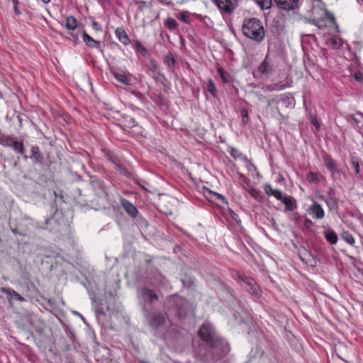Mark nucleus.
I'll return each mask as SVG.
<instances>
[{"label":"nucleus","instance_id":"obj_1","mask_svg":"<svg viewBox=\"0 0 363 363\" xmlns=\"http://www.w3.org/2000/svg\"><path fill=\"white\" fill-rule=\"evenodd\" d=\"M198 334L211 350V355L213 361L220 359L228 352L229 348L225 341L218 335L211 324H203Z\"/></svg>","mask_w":363,"mask_h":363},{"label":"nucleus","instance_id":"obj_2","mask_svg":"<svg viewBox=\"0 0 363 363\" xmlns=\"http://www.w3.org/2000/svg\"><path fill=\"white\" fill-rule=\"evenodd\" d=\"M9 226L11 231L15 235H19L23 237L28 235V232L33 229H45L49 231H57L59 230V225L54 218L47 219L44 225H40L28 216H24L22 218V222L17 224L16 220L9 219Z\"/></svg>","mask_w":363,"mask_h":363},{"label":"nucleus","instance_id":"obj_3","mask_svg":"<svg viewBox=\"0 0 363 363\" xmlns=\"http://www.w3.org/2000/svg\"><path fill=\"white\" fill-rule=\"evenodd\" d=\"M137 297L141 307L143 314H150V311L155 310L156 303L160 299L157 291L147 286L137 289Z\"/></svg>","mask_w":363,"mask_h":363},{"label":"nucleus","instance_id":"obj_4","mask_svg":"<svg viewBox=\"0 0 363 363\" xmlns=\"http://www.w3.org/2000/svg\"><path fill=\"white\" fill-rule=\"evenodd\" d=\"M245 36L257 43L262 42L265 37V30L262 23L256 18L245 19L242 26Z\"/></svg>","mask_w":363,"mask_h":363},{"label":"nucleus","instance_id":"obj_5","mask_svg":"<svg viewBox=\"0 0 363 363\" xmlns=\"http://www.w3.org/2000/svg\"><path fill=\"white\" fill-rule=\"evenodd\" d=\"M151 330L156 333L159 330L163 329L167 323V314L164 311H150V314H143Z\"/></svg>","mask_w":363,"mask_h":363},{"label":"nucleus","instance_id":"obj_6","mask_svg":"<svg viewBox=\"0 0 363 363\" xmlns=\"http://www.w3.org/2000/svg\"><path fill=\"white\" fill-rule=\"evenodd\" d=\"M237 279L243 284L247 291L255 296L259 295V289L255 281L250 277H247L242 274H238Z\"/></svg>","mask_w":363,"mask_h":363},{"label":"nucleus","instance_id":"obj_7","mask_svg":"<svg viewBox=\"0 0 363 363\" xmlns=\"http://www.w3.org/2000/svg\"><path fill=\"white\" fill-rule=\"evenodd\" d=\"M214 1L223 16L231 14L238 5V0H215Z\"/></svg>","mask_w":363,"mask_h":363},{"label":"nucleus","instance_id":"obj_8","mask_svg":"<svg viewBox=\"0 0 363 363\" xmlns=\"http://www.w3.org/2000/svg\"><path fill=\"white\" fill-rule=\"evenodd\" d=\"M150 284L157 288H164L169 286L168 281L159 272H152L149 277Z\"/></svg>","mask_w":363,"mask_h":363},{"label":"nucleus","instance_id":"obj_9","mask_svg":"<svg viewBox=\"0 0 363 363\" xmlns=\"http://www.w3.org/2000/svg\"><path fill=\"white\" fill-rule=\"evenodd\" d=\"M313 203L308 207V212L315 219H323L325 216V211L321 205L311 199Z\"/></svg>","mask_w":363,"mask_h":363},{"label":"nucleus","instance_id":"obj_10","mask_svg":"<svg viewBox=\"0 0 363 363\" xmlns=\"http://www.w3.org/2000/svg\"><path fill=\"white\" fill-rule=\"evenodd\" d=\"M89 183L99 197H107L108 194L104 189L102 182L98 179L96 176H90Z\"/></svg>","mask_w":363,"mask_h":363},{"label":"nucleus","instance_id":"obj_11","mask_svg":"<svg viewBox=\"0 0 363 363\" xmlns=\"http://www.w3.org/2000/svg\"><path fill=\"white\" fill-rule=\"evenodd\" d=\"M9 147H11L16 153L21 155L25 160L28 159V156L26 154V150L23 142L17 140L16 138L13 137Z\"/></svg>","mask_w":363,"mask_h":363},{"label":"nucleus","instance_id":"obj_12","mask_svg":"<svg viewBox=\"0 0 363 363\" xmlns=\"http://www.w3.org/2000/svg\"><path fill=\"white\" fill-rule=\"evenodd\" d=\"M277 6L281 9L294 10L298 6V0H274Z\"/></svg>","mask_w":363,"mask_h":363},{"label":"nucleus","instance_id":"obj_13","mask_svg":"<svg viewBox=\"0 0 363 363\" xmlns=\"http://www.w3.org/2000/svg\"><path fill=\"white\" fill-rule=\"evenodd\" d=\"M30 153L28 158L31 159L34 163L43 164L44 162V157L38 146L33 145L30 147Z\"/></svg>","mask_w":363,"mask_h":363},{"label":"nucleus","instance_id":"obj_14","mask_svg":"<svg viewBox=\"0 0 363 363\" xmlns=\"http://www.w3.org/2000/svg\"><path fill=\"white\" fill-rule=\"evenodd\" d=\"M121 203L125 212L131 218H135L137 217L138 214V210L132 203L125 199H121Z\"/></svg>","mask_w":363,"mask_h":363},{"label":"nucleus","instance_id":"obj_15","mask_svg":"<svg viewBox=\"0 0 363 363\" xmlns=\"http://www.w3.org/2000/svg\"><path fill=\"white\" fill-rule=\"evenodd\" d=\"M0 291L7 295V298L9 301L12 299H15L21 302L25 301V298L22 296L11 288L1 287Z\"/></svg>","mask_w":363,"mask_h":363},{"label":"nucleus","instance_id":"obj_16","mask_svg":"<svg viewBox=\"0 0 363 363\" xmlns=\"http://www.w3.org/2000/svg\"><path fill=\"white\" fill-rule=\"evenodd\" d=\"M82 38L86 45L91 48L101 49L100 41L95 40L84 30L82 32Z\"/></svg>","mask_w":363,"mask_h":363},{"label":"nucleus","instance_id":"obj_17","mask_svg":"<svg viewBox=\"0 0 363 363\" xmlns=\"http://www.w3.org/2000/svg\"><path fill=\"white\" fill-rule=\"evenodd\" d=\"M281 201L285 205V211H293L297 208L296 201L293 196H284Z\"/></svg>","mask_w":363,"mask_h":363},{"label":"nucleus","instance_id":"obj_18","mask_svg":"<svg viewBox=\"0 0 363 363\" xmlns=\"http://www.w3.org/2000/svg\"><path fill=\"white\" fill-rule=\"evenodd\" d=\"M115 33L118 40L124 45H128L130 43L129 37L123 28H118L115 30Z\"/></svg>","mask_w":363,"mask_h":363},{"label":"nucleus","instance_id":"obj_19","mask_svg":"<svg viewBox=\"0 0 363 363\" xmlns=\"http://www.w3.org/2000/svg\"><path fill=\"white\" fill-rule=\"evenodd\" d=\"M279 103H282V106L286 108H292L295 106V100L292 96L289 95H281L279 98Z\"/></svg>","mask_w":363,"mask_h":363},{"label":"nucleus","instance_id":"obj_20","mask_svg":"<svg viewBox=\"0 0 363 363\" xmlns=\"http://www.w3.org/2000/svg\"><path fill=\"white\" fill-rule=\"evenodd\" d=\"M269 55H267L264 60L262 61V62L259 66V72L262 74H269L272 72L273 67L271 64L268 62Z\"/></svg>","mask_w":363,"mask_h":363},{"label":"nucleus","instance_id":"obj_21","mask_svg":"<svg viewBox=\"0 0 363 363\" xmlns=\"http://www.w3.org/2000/svg\"><path fill=\"white\" fill-rule=\"evenodd\" d=\"M306 111L309 116L311 123L315 127L316 130H319L320 124L316 117L315 108L311 106H306Z\"/></svg>","mask_w":363,"mask_h":363},{"label":"nucleus","instance_id":"obj_22","mask_svg":"<svg viewBox=\"0 0 363 363\" xmlns=\"http://www.w3.org/2000/svg\"><path fill=\"white\" fill-rule=\"evenodd\" d=\"M324 162L326 167L329 169L333 175L335 173H339V169L337 167L336 162L331 157L327 156L324 158Z\"/></svg>","mask_w":363,"mask_h":363},{"label":"nucleus","instance_id":"obj_23","mask_svg":"<svg viewBox=\"0 0 363 363\" xmlns=\"http://www.w3.org/2000/svg\"><path fill=\"white\" fill-rule=\"evenodd\" d=\"M324 236L326 240L332 244L335 245L337 242V235L334 230H328L323 232Z\"/></svg>","mask_w":363,"mask_h":363},{"label":"nucleus","instance_id":"obj_24","mask_svg":"<svg viewBox=\"0 0 363 363\" xmlns=\"http://www.w3.org/2000/svg\"><path fill=\"white\" fill-rule=\"evenodd\" d=\"M78 21L73 16H69L66 18V27L68 30L74 31L77 29Z\"/></svg>","mask_w":363,"mask_h":363},{"label":"nucleus","instance_id":"obj_25","mask_svg":"<svg viewBox=\"0 0 363 363\" xmlns=\"http://www.w3.org/2000/svg\"><path fill=\"white\" fill-rule=\"evenodd\" d=\"M230 153V155L235 160H240L247 163L250 162L247 157L236 148H231Z\"/></svg>","mask_w":363,"mask_h":363},{"label":"nucleus","instance_id":"obj_26","mask_svg":"<svg viewBox=\"0 0 363 363\" xmlns=\"http://www.w3.org/2000/svg\"><path fill=\"white\" fill-rule=\"evenodd\" d=\"M329 194L330 195V198L327 199L326 201V204L328 207V208L332 211V210H336L338 208V201H337V199L335 197V196H332V192L330 191L329 192Z\"/></svg>","mask_w":363,"mask_h":363},{"label":"nucleus","instance_id":"obj_27","mask_svg":"<svg viewBox=\"0 0 363 363\" xmlns=\"http://www.w3.org/2000/svg\"><path fill=\"white\" fill-rule=\"evenodd\" d=\"M291 85L289 84H269L266 86V90L269 91H280L282 89H286V87H289Z\"/></svg>","mask_w":363,"mask_h":363},{"label":"nucleus","instance_id":"obj_28","mask_svg":"<svg viewBox=\"0 0 363 363\" xmlns=\"http://www.w3.org/2000/svg\"><path fill=\"white\" fill-rule=\"evenodd\" d=\"M115 78L120 82L123 83L125 85L130 84V79L126 76L125 74L123 73H114Z\"/></svg>","mask_w":363,"mask_h":363},{"label":"nucleus","instance_id":"obj_29","mask_svg":"<svg viewBox=\"0 0 363 363\" xmlns=\"http://www.w3.org/2000/svg\"><path fill=\"white\" fill-rule=\"evenodd\" d=\"M164 62L169 67H174L176 64V59L172 52H169L164 58Z\"/></svg>","mask_w":363,"mask_h":363},{"label":"nucleus","instance_id":"obj_30","mask_svg":"<svg viewBox=\"0 0 363 363\" xmlns=\"http://www.w3.org/2000/svg\"><path fill=\"white\" fill-rule=\"evenodd\" d=\"M148 69L152 73H159V64L155 59H151L147 65Z\"/></svg>","mask_w":363,"mask_h":363},{"label":"nucleus","instance_id":"obj_31","mask_svg":"<svg viewBox=\"0 0 363 363\" xmlns=\"http://www.w3.org/2000/svg\"><path fill=\"white\" fill-rule=\"evenodd\" d=\"M164 24L170 30H174L178 27L177 22L171 17H169L166 19Z\"/></svg>","mask_w":363,"mask_h":363},{"label":"nucleus","instance_id":"obj_32","mask_svg":"<svg viewBox=\"0 0 363 363\" xmlns=\"http://www.w3.org/2000/svg\"><path fill=\"white\" fill-rule=\"evenodd\" d=\"M341 238L348 244L352 245L354 243V238L353 235L349 233L348 231H344L341 234Z\"/></svg>","mask_w":363,"mask_h":363},{"label":"nucleus","instance_id":"obj_33","mask_svg":"<svg viewBox=\"0 0 363 363\" xmlns=\"http://www.w3.org/2000/svg\"><path fill=\"white\" fill-rule=\"evenodd\" d=\"M218 72L224 84L230 82V76L222 67H218Z\"/></svg>","mask_w":363,"mask_h":363},{"label":"nucleus","instance_id":"obj_34","mask_svg":"<svg viewBox=\"0 0 363 363\" xmlns=\"http://www.w3.org/2000/svg\"><path fill=\"white\" fill-rule=\"evenodd\" d=\"M359 163H360V160L357 157H351V164H352V167L354 168L356 174H360Z\"/></svg>","mask_w":363,"mask_h":363},{"label":"nucleus","instance_id":"obj_35","mask_svg":"<svg viewBox=\"0 0 363 363\" xmlns=\"http://www.w3.org/2000/svg\"><path fill=\"white\" fill-rule=\"evenodd\" d=\"M13 136L11 135H1L0 136V145L4 147H9L10 143Z\"/></svg>","mask_w":363,"mask_h":363},{"label":"nucleus","instance_id":"obj_36","mask_svg":"<svg viewBox=\"0 0 363 363\" xmlns=\"http://www.w3.org/2000/svg\"><path fill=\"white\" fill-rule=\"evenodd\" d=\"M249 193L258 201L262 202L264 201V197L261 195V192L259 190L252 188L250 189Z\"/></svg>","mask_w":363,"mask_h":363},{"label":"nucleus","instance_id":"obj_37","mask_svg":"<svg viewBox=\"0 0 363 363\" xmlns=\"http://www.w3.org/2000/svg\"><path fill=\"white\" fill-rule=\"evenodd\" d=\"M256 1L262 10L271 8L272 4V0H256Z\"/></svg>","mask_w":363,"mask_h":363},{"label":"nucleus","instance_id":"obj_38","mask_svg":"<svg viewBox=\"0 0 363 363\" xmlns=\"http://www.w3.org/2000/svg\"><path fill=\"white\" fill-rule=\"evenodd\" d=\"M306 179L310 183L317 184L319 182L318 174L313 172H309L307 174Z\"/></svg>","mask_w":363,"mask_h":363},{"label":"nucleus","instance_id":"obj_39","mask_svg":"<svg viewBox=\"0 0 363 363\" xmlns=\"http://www.w3.org/2000/svg\"><path fill=\"white\" fill-rule=\"evenodd\" d=\"M135 48L137 51H138L143 56L147 54V49L143 45L140 41L137 40L135 43Z\"/></svg>","mask_w":363,"mask_h":363},{"label":"nucleus","instance_id":"obj_40","mask_svg":"<svg viewBox=\"0 0 363 363\" xmlns=\"http://www.w3.org/2000/svg\"><path fill=\"white\" fill-rule=\"evenodd\" d=\"M207 90L213 96L216 95V88L213 80H209L207 84Z\"/></svg>","mask_w":363,"mask_h":363},{"label":"nucleus","instance_id":"obj_41","mask_svg":"<svg viewBox=\"0 0 363 363\" xmlns=\"http://www.w3.org/2000/svg\"><path fill=\"white\" fill-rule=\"evenodd\" d=\"M177 18L184 23H189L190 17L188 11H182L178 14Z\"/></svg>","mask_w":363,"mask_h":363},{"label":"nucleus","instance_id":"obj_42","mask_svg":"<svg viewBox=\"0 0 363 363\" xmlns=\"http://www.w3.org/2000/svg\"><path fill=\"white\" fill-rule=\"evenodd\" d=\"M240 115L242 118V123L246 125L248 123L249 117H248V111L245 108H242L240 110Z\"/></svg>","mask_w":363,"mask_h":363},{"label":"nucleus","instance_id":"obj_43","mask_svg":"<svg viewBox=\"0 0 363 363\" xmlns=\"http://www.w3.org/2000/svg\"><path fill=\"white\" fill-rule=\"evenodd\" d=\"M170 301L172 303V304L175 303L176 307L179 308L180 305L177 306V303H182L184 301V300L180 296H174L171 297Z\"/></svg>","mask_w":363,"mask_h":363},{"label":"nucleus","instance_id":"obj_44","mask_svg":"<svg viewBox=\"0 0 363 363\" xmlns=\"http://www.w3.org/2000/svg\"><path fill=\"white\" fill-rule=\"evenodd\" d=\"M275 190L269 184L264 186V191L268 196H273Z\"/></svg>","mask_w":363,"mask_h":363},{"label":"nucleus","instance_id":"obj_45","mask_svg":"<svg viewBox=\"0 0 363 363\" xmlns=\"http://www.w3.org/2000/svg\"><path fill=\"white\" fill-rule=\"evenodd\" d=\"M273 196H274L277 200H279V201H281L283 199V198L284 197L283 196L282 191L279 189H276L274 191Z\"/></svg>","mask_w":363,"mask_h":363},{"label":"nucleus","instance_id":"obj_46","mask_svg":"<svg viewBox=\"0 0 363 363\" xmlns=\"http://www.w3.org/2000/svg\"><path fill=\"white\" fill-rule=\"evenodd\" d=\"M68 34L70 35L74 43L76 44L79 40V34L73 32H69Z\"/></svg>","mask_w":363,"mask_h":363},{"label":"nucleus","instance_id":"obj_47","mask_svg":"<svg viewBox=\"0 0 363 363\" xmlns=\"http://www.w3.org/2000/svg\"><path fill=\"white\" fill-rule=\"evenodd\" d=\"M13 4V10L16 14L19 15L21 13V11L18 9V0H12Z\"/></svg>","mask_w":363,"mask_h":363},{"label":"nucleus","instance_id":"obj_48","mask_svg":"<svg viewBox=\"0 0 363 363\" xmlns=\"http://www.w3.org/2000/svg\"><path fill=\"white\" fill-rule=\"evenodd\" d=\"M182 281L184 284V286L186 287H190L194 284V281L191 279H188L187 280L182 279Z\"/></svg>","mask_w":363,"mask_h":363},{"label":"nucleus","instance_id":"obj_49","mask_svg":"<svg viewBox=\"0 0 363 363\" xmlns=\"http://www.w3.org/2000/svg\"><path fill=\"white\" fill-rule=\"evenodd\" d=\"M303 224L304 226L308 228H310L311 227L313 226V223L309 218L305 219Z\"/></svg>","mask_w":363,"mask_h":363},{"label":"nucleus","instance_id":"obj_50","mask_svg":"<svg viewBox=\"0 0 363 363\" xmlns=\"http://www.w3.org/2000/svg\"><path fill=\"white\" fill-rule=\"evenodd\" d=\"M326 16L330 20V21L333 23H335V18L334 15L332 13H330V12L327 11L326 12Z\"/></svg>","mask_w":363,"mask_h":363},{"label":"nucleus","instance_id":"obj_51","mask_svg":"<svg viewBox=\"0 0 363 363\" xmlns=\"http://www.w3.org/2000/svg\"><path fill=\"white\" fill-rule=\"evenodd\" d=\"M279 103V99H270V100L268 101L267 106H271L274 105V104H278Z\"/></svg>","mask_w":363,"mask_h":363},{"label":"nucleus","instance_id":"obj_52","mask_svg":"<svg viewBox=\"0 0 363 363\" xmlns=\"http://www.w3.org/2000/svg\"><path fill=\"white\" fill-rule=\"evenodd\" d=\"M92 28L94 29H95L96 30H101V26L96 21H93L92 22Z\"/></svg>","mask_w":363,"mask_h":363},{"label":"nucleus","instance_id":"obj_53","mask_svg":"<svg viewBox=\"0 0 363 363\" xmlns=\"http://www.w3.org/2000/svg\"><path fill=\"white\" fill-rule=\"evenodd\" d=\"M354 79L357 81V82H361L363 79V75L362 74L359 73V74H355L354 75Z\"/></svg>","mask_w":363,"mask_h":363},{"label":"nucleus","instance_id":"obj_54","mask_svg":"<svg viewBox=\"0 0 363 363\" xmlns=\"http://www.w3.org/2000/svg\"><path fill=\"white\" fill-rule=\"evenodd\" d=\"M318 198L319 199H320V200H322V201H325V202H326V201H327V199H326V198H325V196H323V195H319V196H318Z\"/></svg>","mask_w":363,"mask_h":363},{"label":"nucleus","instance_id":"obj_55","mask_svg":"<svg viewBox=\"0 0 363 363\" xmlns=\"http://www.w3.org/2000/svg\"><path fill=\"white\" fill-rule=\"evenodd\" d=\"M355 123H359V120L354 116H350Z\"/></svg>","mask_w":363,"mask_h":363},{"label":"nucleus","instance_id":"obj_56","mask_svg":"<svg viewBox=\"0 0 363 363\" xmlns=\"http://www.w3.org/2000/svg\"><path fill=\"white\" fill-rule=\"evenodd\" d=\"M130 123H132V126L135 125V121L134 118H130Z\"/></svg>","mask_w":363,"mask_h":363},{"label":"nucleus","instance_id":"obj_57","mask_svg":"<svg viewBox=\"0 0 363 363\" xmlns=\"http://www.w3.org/2000/svg\"><path fill=\"white\" fill-rule=\"evenodd\" d=\"M130 123H132V126L135 125V121L134 118H130Z\"/></svg>","mask_w":363,"mask_h":363},{"label":"nucleus","instance_id":"obj_58","mask_svg":"<svg viewBox=\"0 0 363 363\" xmlns=\"http://www.w3.org/2000/svg\"><path fill=\"white\" fill-rule=\"evenodd\" d=\"M217 196L219 199H221L222 200L224 199V197L222 195L218 194Z\"/></svg>","mask_w":363,"mask_h":363},{"label":"nucleus","instance_id":"obj_59","mask_svg":"<svg viewBox=\"0 0 363 363\" xmlns=\"http://www.w3.org/2000/svg\"><path fill=\"white\" fill-rule=\"evenodd\" d=\"M44 4H48L50 0H41Z\"/></svg>","mask_w":363,"mask_h":363},{"label":"nucleus","instance_id":"obj_60","mask_svg":"<svg viewBox=\"0 0 363 363\" xmlns=\"http://www.w3.org/2000/svg\"><path fill=\"white\" fill-rule=\"evenodd\" d=\"M333 43L334 44H337V40H335V39H333Z\"/></svg>","mask_w":363,"mask_h":363},{"label":"nucleus","instance_id":"obj_61","mask_svg":"<svg viewBox=\"0 0 363 363\" xmlns=\"http://www.w3.org/2000/svg\"><path fill=\"white\" fill-rule=\"evenodd\" d=\"M140 4H144V5H145V4H146V2H145V1H140Z\"/></svg>","mask_w":363,"mask_h":363},{"label":"nucleus","instance_id":"obj_62","mask_svg":"<svg viewBox=\"0 0 363 363\" xmlns=\"http://www.w3.org/2000/svg\"><path fill=\"white\" fill-rule=\"evenodd\" d=\"M0 98L2 99L3 98V95L1 93H0Z\"/></svg>","mask_w":363,"mask_h":363},{"label":"nucleus","instance_id":"obj_63","mask_svg":"<svg viewBox=\"0 0 363 363\" xmlns=\"http://www.w3.org/2000/svg\"><path fill=\"white\" fill-rule=\"evenodd\" d=\"M359 2H362L363 4V0H357Z\"/></svg>","mask_w":363,"mask_h":363},{"label":"nucleus","instance_id":"obj_64","mask_svg":"<svg viewBox=\"0 0 363 363\" xmlns=\"http://www.w3.org/2000/svg\"><path fill=\"white\" fill-rule=\"evenodd\" d=\"M359 114L360 116H363V114L362 113H358Z\"/></svg>","mask_w":363,"mask_h":363}]
</instances>
